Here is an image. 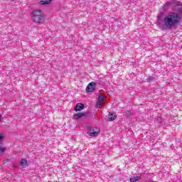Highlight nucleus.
<instances>
[{"label":"nucleus","instance_id":"f257e3e1","mask_svg":"<svg viewBox=\"0 0 182 182\" xmlns=\"http://www.w3.org/2000/svg\"><path fill=\"white\" fill-rule=\"evenodd\" d=\"M180 21H181V16H179L178 13H169L164 18V28L171 29V28H174V26L178 25Z\"/></svg>","mask_w":182,"mask_h":182},{"label":"nucleus","instance_id":"f03ea898","mask_svg":"<svg viewBox=\"0 0 182 182\" xmlns=\"http://www.w3.org/2000/svg\"><path fill=\"white\" fill-rule=\"evenodd\" d=\"M32 19L33 22L41 23L43 21V14L41 10H34L31 14Z\"/></svg>","mask_w":182,"mask_h":182},{"label":"nucleus","instance_id":"7ed1b4c3","mask_svg":"<svg viewBox=\"0 0 182 182\" xmlns=\"http://www.w3.org/2000/svg\"><path fill=\"white\" fill-rule=\"evenodd\" d=\"M86 126H87V130H88L87 133L91 137H96V136L99 134L100 130L98 128L90 127V124H87Z\"/></svg>","mask_w":182,"mask_h":182},{"label":"nucleus","instance_id":"20e7f679","mask_svg":"<svg viewBox=\"0 0 182 182\" xmlns=\"http://www.w3.org/2000/svg\"><path fill=\"white\" fill-rule=\"evenodd\" d=\"M105 99H106V96L100 93L98 95L97 107H100V106H103V105H105V102H103Z\"/></svg>","mask_w":182,"mask_h":182},{"label":"nucleus","instance_id":"39448f33","mask_svg":"<svg viewBox=\"0 0 182 182\" xmlns=\"http://www.w3.org/2000/svg\"><path fill=\"white\" fill-rule=\"evenodd\" d=\"M96 90V82H92L88 84L86 88V91L88 92H95Z\"/></svg>","mask_w":182,"mask_h":182},{"label":"nucleus","instance_id":"423d86ee","mask_svg":"<svg viewBox=\"0 0 182 182\" xmlns=\"http://www.w3.org/2000/svg\"><path fill=\"white\" fill-rule=\"evenodd\" d=\"M176 11L178 13V15H181L182 14V4L180 1L176 2Z\"/></svg>","mask_w":182,"mask_h":182},{"label":"nucleus","instance_id":"0eeeda50","mask_svg":"<svg viewBox=\"0 0 182 182\" xmlns=\"http://www.w3.org/2000/svg\"><path fill=\"white\" fill-rule=\"evenodd\" d=\"M116 117H117V116L116 115L115 112H109L107 120L108 122H113V120L116 119Z\"/></svg>","mask_w":182,"mask_h":182},{"label":"nucleus","instance_id":"6e6552de","mask_svg":"<svg viewBox=\"0 0 182 182\" xmlns=\"http://www.w3.org/2000/svg\"><path fill=\"white\" fill-rule=\"evenodd\" d=\"M140 178H141V174L139 173L138 175H136L135 176H132L129 179V181H131V182L139 181L140 180Z\"/></svg>","mask_w":182,"mask_h":182},{"label":"nucleus","instance_id":"1a4fd4ad","mask_svg":"<svg viewBox=\"0 0 182 182\" xmlns=\"http://www.w3.org/2000/svg\"><path fill=\"white\" fill-rule=\"evenodd\" d=\"M87 116V114L86 112H79L74 115V117L75 119H82V117H85Z\"/></svg>","mask_w":182,"mask_h":182},{"label":"nucleus","instance_id":"9d476101","mask_svg":"<svg viewBox=\"0 0 182 182\" xmlns=\"http://www.w3.org/2000/svg\"><path fill=\"white\" fill-rule=\"evenodd\" d=\"M83 109H85V105L82 103L77 104L75 107L76 112H80V110H83Z\"/></svg>","mask_w":182,"mask_h":182},{"label":"nucleus","instance_id":"9b49d317","mask_svg":"<svg viewBox=\"0 0 182 182\" xmlns=\"http://www.w3.org/2000/svg\"><path fill=\"white\" fill-rule=\"evenodd\" d=\"M20 166H21V167H26V166H28V161L25 159H21L20 161Z\"/></svg>","mask_w":182,"mask_h":182},{"label":"nucleus","instance_id":"f8f14e48","mask_svg":"<svg viewBox=\"0 0 182 182\" xmlns=\"http://www.w3.org/2000/svg\"><path fill=\"white\" fill-rule=\"evenodd\" d=\"M52 2V0H41V5H48Z\"/></svg>","mask_w":182,"mask_h":182},{"label":"nucleus","instance_id":"ddd939ff","mask_svg":"<svg viewBox=\"0 0 182 182\" xmlns=\"http://www.w3.org/2000/svg\"><path fill=\"white\" fill-rule=\"evenodd\" d=\"M124 114L127 117H130L133 113H132V111H125Z\"/></svg>","mask_w":182,"mask_h":182},{"label":"nucleus","instance_id":"4468645a","mask_svg":"<svg viewBox=\"0 0 182 182\" xmlns=\"http://www.w3.org/2000/svg\"><path fill=\"white\" fill-rule=\"evenodd\" d=\"M4 138H5V134H4V133L2 132H0V141H3Z\"/></svg>","mask_w":182,"mask_h":182},{"label":"nucleus","instance_id":"2eb2a0df","mask_svg":"<svg viewBox=\"0 0 182 182\" xmlns=\"http://www.w3.org/2000/svg\"><path fill=\"white\" fill-rule=\"evenodd\" d=\"M6 150V148H0V154H2V153H5Z\"/></svg>","mask_w":182,"mask_h":182},{"label":"nucleus","instance_id":"dca6fc26","mask_svg":"<svg viewBox=\"0 0 182 182\" xmlns=\"http://www.w3.org/2000/svg\"><path fill=\"white\" fill-rule=\"evenodd\" d=\"M157 123H161L163 122V118L159 117L156 119Z\"/></svg>","mask_w":182,"mask_h":182},{"label":"nucleus","instance_id":"f3484780","mask_svg":"<svg viewBox=\"0 0 182 182\" xmlns=\"http://www.w3.org/2000/svg\"><path fill=\"white\" fill-rule=\"evenodd\" d=\"M154 80V78H150V77H149V78H147V81L148 82H153V80Z\"/></svg>","mask_w":182,"mask_h":182},{"label":"nucleus","instance_id":"a211bd4d","mask_svg":"<svg viewBox=\"0 0 182 182\" xmlns=\"http://www.w3.org/2000/svg\"><path fill=\"white\" fill-rule=\"evenodd\" d=\"M170 4H166V5H165V8H168V6H169Z\"/></svg>","mask_w":182,"mask_h":182},{"label":"nucleus","instance_id":"6ab92c4d","mask_svg":"<svg viewBox=\"0 0 182 182\" xmlns=\"http://www.w3.org/2000/svg\"><path fill=\"white\" fill-rule=\"evenodd\" d=\"M1 117H2V116H0V122H1V120H2V119Z\"/></svg>","mask_w":182,"mask_h":182}]
</instances>
